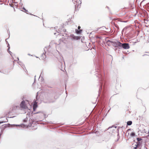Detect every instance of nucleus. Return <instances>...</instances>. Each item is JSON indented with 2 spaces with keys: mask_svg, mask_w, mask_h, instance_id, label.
Wrapping results in <instances>:
<instances>
[{
  "mask_svg": "<svg viewBox=\"0 0 149 149\" xmlns=\"http://www.w3.org/2000/svg\"><path fill=\"white\" fill-rule=\"evenodd\" d=\"M125 49H127L130 48V46L128 43H122L121 47Z\"/></svg>",
  "mask_w": 149,
  "mask_h": 149,
  "instance_id": "1",
  "label": "nucleus"
},
{
  "mask_svg": "<svg viewBox=\"0 0 149 149\" xmlns=\"http://www.w3.org/2000/svg\"><path fill=\"white\" fill-rule=\"evenodd\" d=\"M75 2L76 3H74V4H75V7L77 8L79 7L80 8L81 3L80 0H76Z\"/></svg>",
  "mask_w": 149,
  "mask_h": 149,
  "instance_id": "2",
  "label": "nucleus"
},
{
  "mask_svg": "<svg viewBox=\"0 0 149 149\" xmlns=\"http://www.w3.org/2000/svg\"><path fill=\"white\" fill-rule=\"evenodd\" d=\"M113 43L116 45V47H119L120 48L121 47L122 43L119 41H117L116 42H113Z\"/></svg>",
  "mask_w": 149,
  "mask_h": 149,
  "instance_id": "3",
  "label": "nucleus"
},
{
  "mask_svg": "<svg viewBox=\"0 0 149 149\" xmlns=\"http://www.w3.org/2000/svg\"><path fill=\"white\" fill-rule=\"evenodd\" d=\"M20 106L21 108L23 109H25L27 108V107L25 103V102L24 101H22L20 104Z\"/></svg>",
  "mask_w": 149,
  "mask_h": 149,
  "instance_id": "4",
  "label": "nucleus"
},
{
  "mask_svg": "<svg viewBox=\"0 0 149 149\" xmlns=\"http://www.w3.org/2000/svg\"><path fill=\"white\" fill-rule=\"evenodd\" d=\"M37 103L36 101H35L33 105V109L34 111H35V110L37 107Z\"/></svg>",
  "mask_w": 149,
  "mask_h": 149,
  "instance_id": "5",
  "label": "nucleus"
},
{
  "mask_svg": "<svg viewBox=\"0 0 149 149\" xmlns=\"http://www.w3.org/2000/svg\"><path fill=\"white\" fill-rule=\"evenodd\" d=\"M80 28H81V27L80 26H79L78 27V29L79 30H78L77 29H76L75 30L76 33H77V34L80 33H81V32H82V30H80Z\"/></svg>",
  "mask_w": 149,
  "mask_h": 149,
  "instance_id": "6",
  "label": "nucleus"
},
{
  "mask_svg": "<svg viewBox=\"0 0 149 149\" xmlns=\"http://www.w3.org/2000/svg\"><path fill=\"white\" fill-rule=\"evenodd\" d=\"M46 58L45 54H42L41 56L40 57V58L41 59L44 60Z\"/></svg>",
  "mask_w": 149,
  "mask_h": 149,
  "instance_id": "7",
  "label": "nucleus"
},
{
  "mask_svg": "<svg viewBox=\"0 0 149 149\" xmlns=\"http://www.w3.org/2000/svg\"><path fill=\"white\" fill-rule=\"evenodd\" d=\"M132 122L131 121H129L127 122V125H132Z\"/></svg>",
  "mask_w": 149,
  "mask_h": 149,
  "instance_id": "8",
  "label": "nucleus"
},
{
  "mask_svg": "<svg viewBox=\"0 0 149 149\" xmlns=\"http://www.w3.org/2000/svg\"><path fill=\"white\" fill-rule=\"evenodd\" d=\"M17 107L16 106H13L12 108V111H13V110H15L16 109Z\"/></svg>",
  "mask_w": 149,
  "mask_h": 149,
  "instance_id": "9",
  "label": "nucleus"
},
{
  "mask_svg": "<svg viewBox=\"0 0 149 149\" xmlns=\"http://www.w3.org/2000/svg\"><path fill=\"white\" fill-rule=\"evenodd\" d=\"M135 135V134L134 133V132H132V133L131 134V135L132 136H134Z\"/></svg>",
  "mask_w": 149,
  "mask_h": 149,
  "instance_id": "10",
  "label": "nucleus"
},
{
  "mask_svg": "<svg viewBox=\"0 0 149 149\" xmlns=\"http://www.w3.org/2000/svg\"><path fill=\"white\" fill-rule=\"evenodd\" d=\"M100 28H97L96 29H95V31H97L99 29H100Z\"/></svg>",
  "mask_w": 149,
  "mask_h": 149,
  "instance_id": "11",
  "label": "nucleus"
},
{
  "mask_svg": "<svg viewBox=\"0 0 149 149\" xmlns=\"http://www.w3.org/2000/svg\"><path fill=\"white\" fill-rule=\"evenodd\" d=\"M73 36H72V38L74 39H75V38H76L75 36H74L73 35Z\"/></svg>",
  "mask_w": 149,
  "mask_h": 149,
  "instance_id": "12",
  "label": "nucleus"
},
{
  "mask_svg": "<svg viewBox=\"0 0 149 149\" xmlns=\"http://www.w3.org/2000/svg\"><path fill=\"white\" fill-rule=\"evenodd\" d=\"M141 139H139V138H137V140H138V141H140V140H141Z\"/></svg>",
  "mask_w": 149,
  "mask_h": 149,
  "instance_id": "13",
  "label": "nucleus"
},
{
  "mask_svg": "<svg viewBox=\"0 0 149 149\" xmlns=\"http://www.w3.org/2000/svg\"><path fill=\"white\" fill-rule=\"evenodd\" d=\"M3 122H3V121L0 122V124L1 123H3Z\"/></svg>",
  "mask_w": 149,
  "mask_h": 149,
  "instance_id": "14",
  "label": "nucleus"
},
{
  "mask_svg": "<svg viewBox=\"0 0 149 149\" xmlns=\"http://www.w3.org/2000/svg\"><path fill=\"white\" fill-rule=\"evenodd\" d=\"M145 108V111H146V108L145 107H144Z\"/></svg>",
  "mask_w": 149,
  "mask_h": 149,
  "instance_id": "15",
  "label": "nucleus"
},
{
  "mask_svg": "<svg viewBox=\"0 0 149 149\" xmlns=\"http://www.w3.org/2000/svg\"><path fill=\"white\" fill-rule=\"evenodd\" d=\"M1 134L0 133V138H1Z\"/></svg>",
  "mask_w": 149,
  "mask_h": 149,
  "instance_id": "16",
  "label": "nucleus"
},
{
  "mask_svg": "<svg viewBox=\"0 0 149 149\" xmlns=\"http://www.w3.org/2000/svg\"><path fill=\"white\" fill-rule=\"evenodd\" d=\"M134 148V149H136V147H135Z\"/></svg>",
  "mask_w": 149,
  "mask_h": 149,
  "instance_id": "17",
  "label": "nucleus"
},
{
  "mask_svg": "<svg viewBox=\"0 0 149 149\" xmlns=\"http://www.w3.org/2000/svg\"><path fill=\"white\" fill-rule=\"evenodd\" d=\"M149 135V134L147 136H148Z\"/></svg>",
  "mask_w": 149,
  "mask_h": 149,
  "instance_id": "18",
  "label": "nucleus"
}]
</instances>
